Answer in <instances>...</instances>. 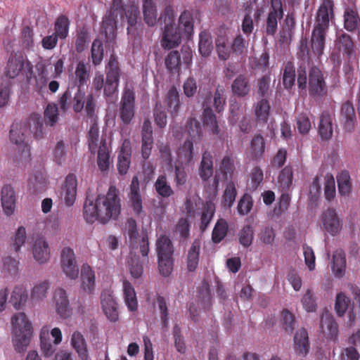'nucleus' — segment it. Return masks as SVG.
<instances>
[{
    "label": "nucleus",
    "mask_w": 360,
    "mask_h": 360,
    "mask_svg": "<svg viewBox=\"0 0 360 360\" xmlns=\"http://www.w3.org/2000/svg\"><path fill=\"white\" fill-rule=\"evenodd\" d=\"M320 329L326 337L333 341L338 339V326L330 314L323 315L320 321Z\"/></svg>",
    "instance_id": "20"
},
{
    "label": "nucleus",
    "mask_w": 360,
    "mask_h": 360,
    "mask_svg": "<svg viewBox=\"0 0 360 360\" xmlns=\"http://www.w3.org/2000/svg\"><path fill=\"white\" fill-rule=\"evenodd\" d=\"M332 117L328 112H323L319 124V134L323 140H329L333 136Z\"/></svg>",
    "instance_id": "39"
},
{
    "label": "nucleus",
    "mask_w": 360,
    "mask_h": 360,
    "mask_svg": "<svg viewBox=\"0 0 360 360\" xmlns=\"http://www.w3.org/2000/svg\"><path fill=\"white\" fill-rule=\"evenodd\" d=\"M360 24L358 13L353 9H347L344 14V27L349 32H354Z\"/></svg>",
    "instance_id": "52"
},
{
    "label": "nucleus",
    "mask_w": 360,
    "mask_h": 360,
    "mask_svg": "<svg viewBox=\"0 0 360 360\" xmlns=\"http://www.w3.org/2000/svg\"><path fill=\"white\" fill-rule=\"evenodd\" d=\"M340 120L345 131L349 133L354 131L356 124V116L354 108L351 102L347 101L342 105Z\"/></svg>",
    "instance_id": "14"
},
{
    "label": "nucleus",
    "mask_w": 360,
    "mask_h": 360,
    "mask_svg": "<svg viewBox=\"0 0 360 360\" xmlns=\"http://www.w3.org/2000/svg\"><path fill=\"white\" fill-rule=\"evenodd\" d=\"M237 196V189L234 182L230 181L226 186L222 195L221 205L224 207L231 208Z\"/></svg>",
    "instance_id": "50"
},
{
    "label": "nucleus",
    "mask_w": 360,
    "mask_h": 360,
    "mask_svg": "<svg viewBox=\"0 0 360 360\" xmlns=\"http://www.w3.org/2000/svg\"><path fill=\"white\" fill-rule=\"evenodd\" d=\"M233 94L238 97H245L251 90L249 79L245 75H239L231 84Z\"/></svg>",
    "instance_id": "30"
},
{
    "label": "nucleus",
    "mask_w": 360,
    "mask_h": 360,
    "mask_svg": "<svg viewBox=\"0 0 360 360\" xmlns=\"http://www.w3.org/2000/svg\"><path fill=\"white\" fill-rule=\"evenodd\" d=\"M215 44L219 59L226 60L231 54V48L228 46L227 38L219 37L216 39Z\"/></svg>",
    "instance_id": "61"
},
{
    "label": "nucleus",
    "mask_w": 360,
    "mask_h": 360,
    "mask_svg": "<svg viewBox=\"0 0 360 360\" xmlns=\"http://www.w3.org/2000/svg\"><path fill=\"white\" fill-rule=\"evenodd\" d=\"M270 112L269 102L266 98H262L255 105V115L259 125H264L268 122Z\"/></svg>",
    "instance_id": "33"
},
{
    "label": "nucleus",
    "mask_w": 360,
    "mask_h": 360,
    "mask_svg": "<svg viewBox=\"0 0 360 360\" xmlns=\"http://www.w3.org/2000/svg\"><path fill=\"white\" fill-rule=\"evenodd\" d=\"M154 187L157 193L162 198H167L174 194V191L167 181V178L165 174L158 176L155 182Z\"/></svg>",
    "instance_id": "46"
},
{
    "label": "nucleus",
    "mask_w": 360,
    "mask_h": 360,
    "mask_svg": "<svg viewBox=\"0 0 360 360\" xmlns=\"http://www.w3.org/2000/svg\"><path fill=\"white\" fill-rule=\"evenodd\" d=\"M309 93L314 97H323L328 93L323 73L316 66L311 67L309 72Z\"/></svg>",
    "instance_id": "7"
},
{
    "label": "nucleus",
    "mask_w": 360,
    "mask_h": 360,
    "mask_svg": "<svg viewBox=\"0 0 360 360\" xmlns=\"http://www.w3.org/2000/svg\"><path fill=\"white\" fill-rule=\"evenodd\" d=\"M333 17V1L323 0L316 12L314 27L328 30L330 20Z\"/></svg>",
    "instance_id": "10"
},
{
    "label": "nucleus",
    "mask_w": 360,
    "mask_h": 360,
    "mask_svg": "<svg viewBox=\"0 0 360 360\" xmlns=\"http://www.w3.org/2000/svg\"><path fill=\"white\" fill-rule=\"evenodd\" d=\"M294 349L296 353L306 356L309 352V340L307 330L302 328L297 330L294 335Z\"/></svg>",
    "instance_id": "18"
},
{
    "label": "nucleus",
    "mask_w": 360,
    "mask_h": 360,
    "mask_svg": "<svg viewBox=\"0 0 360 360\" xmlns=\"http://www.w3.org/2000/svg\"><path fill=\"white\" fill-rule=\"evenodd\" d=\"M70 24V20L66 15H58L54 23V34L60 39H66L69 33Z\"/></svg>",
    "instance_id": "47"
},
{
    "label": "nucleus",
    "mask_w": 360,
    "mask_h": 360,
    "mask_svg": "<svg viewBox=\"0 0 360 360\" xmlns=\"http://www.w3.org/2000/svg\"><path fill=\"white\" fill-rule=\"evenodd\" d=\"M1 205L5 214H12L15 206V195L10 185H5L1 189Z\"/></svg>",
    "instance_id": "24"
},
{
    "label": "nucleus",
    "mask_w": 360,
    "mask_h": 360,
    "mask_svg": "<svg viewBox=\"0 0 360 360\" xmlns=\"http://www.w3.org/2000/svg\"><path fill=\"white\" fill-rule=\"evenodd\" d=\"M34 138H42L44 135V121L38 113H32L24 123H13L10 130V139L18 147V154L15 161L23 165L31 160L30 148L26 141L28 134Z\"/></svg>",
    "instance_id": "1"
},
{
    "label": "nucleus",
    "mask_w": 360,
    "mask_h": 360,
    "mask_svg": "<svg viewBox=\"0 0 360 360\" xmlns=\"http://www.w3.org/2000/svg\"><path fill=\"white\" fill-rule=\"evenodd\" d=\"M321 219L323 230L331 236H336L341 231L342 223L334 208L325 210Z\"/></svg>",
    "instance_id": "9"
},
{
    "label": "nucleus",
    "mask_w": 360,
    "mask_h": 360,
    "mask_svg": "<svg viewBox=\"0 0 360 360\" xmlns=\"http://www.w3.org/2000/svg\"><path fill=\"white\" fill-rule=\"evenodd\" d=\"M295 68L294 63L288 61L284 67L283 73V84L286 89H290L295 82Z\"/></svg>",
    "instance_id": "55"
},
{
    "label": "nucleus",
    "mask_w": 360,
    "mask_h": 360,
    "mask_svg": "<svg viewBox=\"0 0 360 360\" xmlns=\"http://www.w3.org/2000/svg\"><path fill=\"white\" fill-rule=\"evenodd\" d=\"M27 299L28 292L26 288L22 285H20L13 288L9 302L15 309H20L25 304Z\"/></svg>",
    "instance_id": "38"
},
{
    "label": "nucleus",
    "mask_w": 360,
    "mask_h": 360,
    "mask_svg": "<svg viewBox=\"0 0 360 360\" xmlns=\"http://www.w3.org/2000/svg\"><path fill=\"white\" fill-rule=\"evenodd\" d=\"M236 171L235 158L232 153L225 155L219 164L218 173L225 181L231 180Z\"/></svg>",
    "instance_id": "23"
},
{
    "label": "nucleus",
    "mask_w": 360,
    "mask_h": 360,
    "mask_svg": "<svg viewBox=\"0 0 360 360\" xmlns=\"http://www.w3.org/2000/svg\"><path fill=\"white\" fill-rule=\"evenodd\" d=\"M332 271L335 277L344 276L346 270L345 253L342 250H337L333 255Z\"/></svg>",
    "instance_id": "32"
},
{
    "label": "nucleus",
    "mask_w": 360,
    "mask_h": 360,
    "mask_svg": "<svg viewBox=\"0 0 360 360\" xmlns=\"http://www.w3.org/2000/svg\"><path fill=\"white\" fill-rule=\"evenodd\" d=\"M200 250V241L195 239L190 247L187 255V269L190 272L196 270L199 263V255Z\"/></svg>",
    "instance_id": "36"
},
{
    "label": "nucleus",
    "mask_w": 360,
    "mask_h": 360,
    "mask_svg": "<svg viewBox=\"0 0 360 360\" xmlns=\"http://www.w3.org/2000/svg\"><path fill=\"white\" fill-rule=\"evenodd\" d=\"M54 299L58 314L63 319L69 317L71 314V309L65 290L62 288L56 290Z\"/></svg>",
    "instance_id": "21"
},
{
    "label": "nucleus",
    "mask_w": 360,
    "mask_h": 360,
    "mask_svg": "<svg viewBox=\"0 0 360 360\" xmlns=\"http://www.w3.org/2000/svg\"><path fill=\"white\" fill-rule=\"evenodd\" d=\"M165 65L172 75H179L181 71V56L177 51H172L165 58Z\"/></svg>",
    "instance_id": "45"
},
{
    "label": "nucleus",
    "mask_w": 360,
    "mask_h": 360,
    "mask_svg": "<svg viewBox=\"0 0 360 360\" xmlns=\"http://www.w3.org/2000/svg\"><path fill=\"white\" fill-rule=\"evenodd\" d=\"M116 30L115 15L112 12H109L103 19L101 33L104 34L108 40H111L115 38Z\"/></svg>",
    "instance_id": "35"
},
{
    "label": "nucleus",
    "mask_w": 360,
    "mask_h": 360,
    "mask_svg": "<svg viewBox=\"0 0 360 360\" xmlns=\"http://www.w3.org/2000/svg\"><path fill=\"white\" fill-rule=\"evenodd\" d=\"M338 192L341 196H348L352 188V184L349 172L342 171L337 175Z\"/></svg>",
    "instance_id": "44"
},
{
    "label": "nucleus",
    "mask_w": 360,
    "mask_h": 360,
    "mask_svg": "<svg viewBox=\"0 0 360 360\" xmlns=\"http://www.w3.org/2000/svg\"><path fill=\"white\" fill-rule=\"evenodd\" d=\"M186 129L191 139L196 142L201 140L202 129L200 123L195 118H190L186 124Z\"/></svg>",
    "instance_id": "58"
},
{
    "label": "nucleus",
    "mask_w": 360,
    "mask_h": 360,
    "mask_svg": "<svg viewBox=\"0 0 360 360\" xmlns=\"http://www.w3.org/2000/svg\"><path fill=\"white\" fill-rule=\"evenodd\" d=\"M82 288L88 293H91L94 289L95 274L91 267L84 264L81 269Z\"/></svg>",
    "instance_id": "37"
},
{
    "label": "nucleus",
    "mask_w": 360,
    "mask_h": 360,
    "mask_svg": "<svg viewBox=\"0 0 360 360\" xmlns=\"http://www.w3.org/2000/svg\"><path fill=\"white\" fill-rule=\"evenodd\" d=\"M177 30L189 38L193 32V20L192 13L188 11L181 13L179 18Z\"/></svg>",
    "instance_id": "41"
},
{
    "label": "nucleus",
    "mask_w": 360,
    "mask_h": 360,
    "mask_svg": "<svg viewBox=\"0 0 360 360\" xmlns=\"http://www.w3.org/2000/svg\"><path fill=\"white\" fill-rule=\"evenodd\" d=\"M122 292L124 303L128 309L135 311L138 308L136 293L132 284L127 280L122 281Z\"/></svg>",
    "instance_id": "27"
},
{
    "label": "nucleus",
    "mask_w": 360,
    "mask_h": 360,
    "mask_svg": "<svg viewBox=\"0 0 360 360\" xmlns=\"http://www.w3.org/2000/svg\"><path fill=\"white\" fill-rule=\"evenodd\" d=\"M283 16V9L281 0H271V7L268 13L266 33L267 35L274 36L278 28V20Z\"/></svg>",
    "instance_id": "8"
},
{
    "label": "nucleus",
    "mask_w": 360,
    "mask_h": 360,
    "mask_svg": "<svg viewBox=\"0 0 360 360\" xmlns=\"http://www.w3.org/2000/svg\"><path fill=\"white\" fill-rule=\"evenodd\" d=\"M199 37V52L203 57H207L210 56L213 49L212 37L210 34L205 31L201 32Z\"/></svg>",
    "instance_id": "53"
},
{
    "label": "nucleus",
    "mask_w": 360,
    "mask_h": 360,
    "mask_svg": "<svg viewBox=\"0 0 360 360\" xmlns=\"http://www.w3.org/2000/svg\"><path fill=\"white\" fill-rule=\"evenodd\" d=\"M99 141V128L95 120H93L87 134L89 150L91 154L95 155Z\"/></svg>",
    "instance_id": "48"
},
{
    "label": "nucleus",
    "mask_w": 360,
    "mask_h": 360,
    "mask_svg": "<svg viewBox=\"0 0 360 360\" xmlns=\"http://www.w3.org/2000/svg\"><path fill=\"white\" fill-rule=\"evenodd\" d=\"M327 30L314 27L311 33V49L315 55L320 56L322 55L326 43Z\"/></svg>",
    "instance_id": "26"
},
{
    "label": "nucleus",
    "mask_w": 360,
    "mask_h": 360,
    "mask_svg": "<svg viewBox=\"0 0 360 360\" xmlns=\"http://www.w3.org/2000/svg\"><path fill=\"white\" fill-rule=\"evenodd\" d=\"M153 117L155 124L160 129L166 127L167 116L160 102H157L153 109Z\"/></svg>",
    "instance_id": "64"
},
{
    "label": "nucleus",
    "mask_w": 360,
    "mask_h": 360,
    "mask_svg": "<svg viewBox=\"0 0 360 360\" xmlns=\"http://www.w3.org/2000/svg\"><path fill=\"white\" fill-rule=\"evenodd\" d=\"M229 226L227 221L224 219L217 220L212 233V240L217 244L222 241L226 236Z\"/></svg>",
    "instance_id": "49"
},
{
    "label": "nucleus",
    "mask_w": 360,
    "mask_h": 360,
    "mask_svg": "<svg viewBox=\"0 0 360 360\" xmlns=\"http://www.w3.org/2000/svg\"><path fill=\"white\" fill-rule=\"evenodd\" d=\"M182 36V33L177 31V29H174V26H165L161 41L162 46L167 49L178 46Z\"/></svg>",
    "instance_id": "19"
},
{
    "label": "nucleus",
    "mask_w": 360,
    "mask_h": 360,
    "mask_svg": "<svg viewBox=\"0 0 360 360\" xmlns=\"http://www.w3.org/2000/svg\"><path fill=\"white\" fill-rule=\"evenodd\" d=\"M89 42V32L85 27L79 28L77 32L75 49L77 52L82 53L87 47Z\"/></svg>",
    "instance_id": "60"
},
{
    "label": "nucleus",
    "mask_w": 360,
    "mask_h": 360,
    "mask_svg": "<svg viewBox=\"0 0 360 360\" xmlns=\"http://www.w3.org/2000/svg\"><path fill=\"white\" fill-rule=\"evenodd\" d=\"M11 324L14 334L13 345L18 353H24L30 345L32 335V327L23 312H19L13 316Z\"/></svg>",
    "instance_id": "3"
},
{
    "label": "nucleus",
    "mask_w": 360,
    "mask_h": 360,
    "mask_svg": "<svg viewBox=\"0 0 360 360\" xmlns=\"http://www.w3.org/2000/svg\"><path fill=\"white\" fill-rule=\"evenodd\" d=\"M60 260L62 269L66 276L71 279L76 278L79 274V269L73 250L68 247L64 248L61 252Z\"/></svg>",
    "instance_id": "12"
},
{
    "label": "nucleus",
    "mask_w": 360,
    "mask_h": 360,
    "mask_svg": "<svg viewBox=\"0 0 360 360\" xmlns=\"http://www.w3.org/2000/svg\"><path fill=\"white\" fill-rule=\"evenodd\" d=\"M77 187L76 176L74 174H68L61 193L67 206H72L74 204L77 195Z\"/></svg>",
    "instance_id": "16"
},
{
    "label": "nucleus",
    "mask_w": 360,
    "mask_h": 360,
    "mask_svg": "<svg viewBox=\"0 0 360 360\" xmlns=\"http://www.w3.org/2000/svg\"><path fill=\"white\" fill-rule=\"evenodd\" d=\"M265 151V141L261 134L255 135L250 145L249 153L250 157L255 160H259Z\"/></svg>",
    "instance_id": "40"
},
{
    "label": "nucleus",
    "mask_w": 360,
    "mask_h": 360,
    "mask_svg": "<svg viewBox=\"0 0 360 360\" xmlns=\"http://www.w3.org/2000/svg\"><path fill=\"white\" fill-rule=\"evenodd\" d=\"M124 15L128 23L127 34L134 35L137 30V22L140 20V11L138 6L131 4L124 10Z\"/></svg>",
    "instance_id": "28"
},
{
    "label": "nucleus",
    "mask_w": 360,
    "mask_h": 360,
    "mask_svg": "<svg viewBox=\"0 0 360 360\" xmlns=\"http://www.w3.org/2000/svg\"><path fill=\"white\" fill-rule=\"evenodd\" d=\"M202 117L204 124L210 129L213 134L218 135L221 140H224L227 137L224 133H220L216 115L210 108L204 109Z\"/></svg>",
    "instance_id": "29"
},
{
    "label": "nucleus",
    "mask_w": 360,
    "mask_h": 360,
    "mask_svg": "<svg viewBox=\"0 0 360 360\" xmlns=\"http://www.w3.org/2000/svg\"><path fill=\"white\" fill-rule=\"evenodd\" d=\"M281 322L283 329L288 334H291L295 328V316L288 309H283L281 312Z\"/></svg>",
    "instance_id": "63"
},
{
    "label": "nucleus",
    "mask_w": 360,
    "mask_h": 360,
    "mask_svg": "<svg viewBox=\"0 0 360 360\" xmlns=\"http://www.w3.org/2000/svg\"><path fill=\"white\" fill-rule=\"evenodd\" d=\"M121 210L119 191L110 186L105 195H98L96 202L86 200L84 205V217L88 223L99 220L105 224L110 219L118 217Z\"/></svg>",
    "instance_id": "2"
},
{
    "label": "nucleus",
    "mask_w": 360,
    "mask_h": 360,
    "mask_svg": "<svg viewBox=\"0 0 360 360\" xmlns=\"http://www.w3.org/2000/svg\"><path fill=\"white\" fill-rule=\"evenodd\" d=\"M254 229L251 225H245L238 233V240L244 248H249L253 241Z\"/></svg>",
    "instance_id": "57"
},
{
    "label": "nucleus",
    "mask_w": 360,
    "mask_h": 360,
    "mask_svg": "<svg viewBox=\"0 0 360 360\" xmlns=\"http://www.w3.org/2000/svg\"><path fill=\"white\" fill-rule=\"evenodd\" d=\"M97 155V165L98 169L101 172H105L110 167V152L107 146L106 139L102 138L100 141V145L96 150Z\"/></svg>",
    "instance_id": "31"
},
{
    "label": "nucleus",
    "mask_w": 360,
    "mask_h": 360,
    "mask_svg": "<svg viewBox=\"0 0 360 360\" xmlns=\"http://www.w3.org/2000/svg\"><path fill=\"white\" fill-rule=\"evenodd\" d=\"M156 250L158 258L172 257L173 245L171 240L166 236H161L156 241Z\"/></svg>",
    "instance_id": "42"
},
{
    "label": "nucleus",
    "mask_w": 360,
    "mask_h": 360,
    "mask_svg": "<svg viewBox=\"0 0 360 360\" xmlns=\"http://www.w3.org/2000/svg\"><path fill=\"white\" fill-rule=\"evenodd\" d=\"M119 117L124 124H129L136 112L135 92L131 85L126 84L122 94Z\"/></svg>",
    "instance_id": "4"
},
{
    "label": "nucleus",
    "mask_w": 360,
    "mask_h": 360,
    "mask_svg": "<svg viewBox=\"0 0 360 360\" xmlns=\"http://www.w3.org/2000/svg\"><path fill=\"white\" fill-rule=\"evenodd\" d=\"M34 258L40 264L45 263L50 257L49 244L43 237H39L33 245Z\"/></svg>",
    "instance_id": "25"
},
{
    "label": "nucleus",
    "mask_w": 360,
    "mask_h": 360,
    "mask_svg": "<svg viewBox=\"0 0 360 360\" xmlns=\"http://www.w3.org/2000/svg\"><path fill=\"white\" fill-rule=\"evenodd\" d=\"M41 350L45 356H51L56 350L51 344L48 330H41L40 333Z\"/></svg>",
    "instance_id": "62"
},
{
    "label": "nucleus",
    "mask_w": 360,
    "mask_h": 360,
    "mask_svg": "<svg viewBox=\"0 0 360 360\" xmlns=\"http://www.w3.org/2000/svg\"><path fill=\"white\" fill-rule=\"evenodd\" d=\"M72 89L68 87L58 98V105L63 112H67L71 106L75 112H79L84 107L85 93L77 88L72 95Z\"/></svg>",
    "instance_id": "5"
},
{
    "label": "nucleus",
    "mask_w": 360,
    "mask_h": 360,
    "mask_svg": "<svg viewBox=\"0 0 360 360\" xmlns=\"http://www.w3.org/2000/svg\"><path fill=\"white\" fill-rule=\"evenodd\" d=\"M71 344L82 360L88 359L86 343L81 333L74 332L71 338Z\"/></svg>",
    "instance_id": "43"
},
{
    "label": "nucleus",
    "mask_w": 360,
    "mask_h": 360,
    "mask_svg": "<svg viewBox=\"0 0 360 360\" xmlns=\"http://www.w3.org/2000/svg\"><path fill=\"white\" fill-rule=\"evenodd\" d=\"M89 72L90 65L88 63L82 60L77 63L75 74L78 88L86 84L89 79Z\"/></svg>",
    "instance_id": "51"
},
{
    "label": "nucleus",
    "mask_w": 360,
    "mask_h": 360,
    "mask_svg": "<svg viewBox=\"0 0 360 360\" xmlns=\"http://www.w3.org/2000/svg\"><path fill=\"white\" fill-rule=\"evenodd\" d=\"M142 10L145 22L150 27L154 26L157 22L158 11L153 0H142Z\"/></svg>",
    "instance_id": "34"
},
{
    "label": "nucleus",
    "mask_w": 360,
    "mask_h": 360,
    "mask_svg": "<svg viewBox=\"0 0 360 360\" xmlns=\"http://www.w3.org/2000/svg\"><path fill=\"white\" fill-rule=\"evenodd\" d=\"M164 103L167 107V111L172 117L178 116L181 103L180 101V95L177 89L173 86L166 93L164 97Z\"/></svg>",
    "instance_id": "17"
},
{
    "label": "nucleus",
    "mask_w": 360,
    "mask_h": 360,
    "mask_svg": "<svg viewBox=\"0 0 360 360\" xmlns=\"http://www.w3.org/2000/svg\"><path fill=\"white\" fill-rule=\"evenodd\" d=\"M336 46L340 51L349 56L354 49V42L349 34L342 33L336 39Z\"/></svg>",
    "instance_id": "54"
},
{
    "label": "nucleus",
    "mask_w": 360,
    "mask_h": 360,
    "mask_svg": "<svg viewBox=\"0 0 360 360\" xmlns=\"http://www.w3.org/2000/svg\"><path fill=\"white\" fill-rule=\"evenodd\" d=\"M129 205L136 216L143 217L146 215L143 210V201L140 193V185L137 176L132 178L129 193H128Z\"/></svg>",
    "instance_id": "11"
},
{
    "label": "nucleus",
    "mask_w": 360,
    "mask_h": 360,
    "mask_svg": "<svg viewBox=\"0 0 360 360\" xmlns=\"http://www.w3.org/2000/svg\"><path fill=\"white\" fill-rule=\"evenodd\" d=\"M25 60L21 52L11 53L5 68V76L14 79L22 70Z\"/></svg>",
    "instance_id": "15"
},
{
    "label": "nucleus",
    "mask_w": 360,
    "mask_h": 360,
    "mask_svg": "<svg viewBox=\"0 0 360 360\" xmlns=\"http://www.w3.org/2000/svg\"><path fill=\"white\" fill-rule=\"evenodd\" d=\"M101 303L103 311L107 319L111 322L119 319L117 303L108 291H103L101 295Z\"/></svg>",
    "instance_id": "13"
},
{
    "label": "nucleus",
    "mask_w": 360,
    "mask_h": 360,
    "mask_svg": "<svg viewBox=\"0 0 360 360\" xmlns=\"http://www.w3.org/2000/svg\"><path fill=\"white\" fill-rule=\"evenodd\" d=\"M293 172L290 166L284 167L278 174V182L283 190H288L292 184Z\"/></svg>",
    "instance_id": "56"
},
{
    "label": "nucleus",
    "mask_w": 360,
    "mask_h": 360,
    "mask_svg": "<svg viewBox=\"0 0 360 360\" xmlns=\"http://www.w3.org/2000/svg\"><path fill=\"white\" fill-rule=\"evenodd\" d=\"M120 77L119 62L116 58L111 56L106 67V79L103 88L104 96L111 98L117 91Z\"/></svg>",
    "instance_id": "6"
},
{
    "label": "nucleus",
    "mask_w": 360,
    "mask_h": 360,
    "mask_svg": "<svg viewBox=\"0 0 360 360\" xmlns=\"http://www.w3.org/2000/svg\"><path fill=\"white\" fill-rule=\"evenodd\" d=\"M214 205L212 203H207L203 207L200 224V229L202 232H204L207 229L210 222L214 217Z\"/></svg>",
    "instance_id": "59"
},
{
    "label": "nucleus",
    "mask_w": 360,
    "mask_h": 360,
    "mask_svg": "<svg viewBox=\"0 0 360 360\" xmlns=\"http://www.w3.org/2000/svg\"><path fill=\"white\" fill-rule=\"evenodd\" d=\"M214 173L213 156L209 151H205L198 167V174L203 182H207Z\"/></svg>",
    "instance_id": "22"
}]
</instances>
